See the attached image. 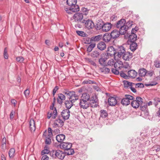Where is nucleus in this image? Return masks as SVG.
Instances as JSON below:
<instances>
[{
	"instance_id": "nucleus-64",
	"label": "nucleus",
	"mask_w": 160,
	"mask_h": 160,
	"mask_svg": "<svg viewBox=\"0 0 160 160\" xmlns=\"http://www.w3.org/2000/svg\"><path fill=\"white\" fill-rule=\"evenodd\" d=\"M117 17L114 15H112L111 18V19L112 21L116 20L117 19Z\"/></svg>"
},
{
	"instance_id": "nucleus-43",
	"label": "nucleus",
	"mask_w": 160,
	"mask_h": 160,
	"mask_svg": "<svg viewBox=\"0 0 160 160\" xmlns=\"http://www.w3.org/2000/svg\"><path fill=\"white\" fill-rule=\"evenodd\" d=\"M132 21H129L127 22H125V25L126 27H127L129 29V28H130L132 26L133 23Z\"/></svg>"
},
{
	"instance_id": "nucleus-3",
	"label": "nucleus",
	"mask_w": 160,
	"mask_h": 160,
	"mask_svg": "<svg viewBox=\"0 0 160 160\" xmlns=\"http://www.w3.org/2000/svg\"><path fill=\"white\" fill-rule=\"evenodd\" d=\"M90 99V96L87 93H83L81 97V108L83 109H87L89 106L87 101Z\"/></svg>"
},
{
	"instance_id": "nucleus-5",
	"label": "nucleus",
	"mask_w": 160,
	"mask_h": 160,
	"mask_svg": "<svg viewBox=\"0 0 160 160\" xmlns=\"http://www.w3.org/2000/svg\"><path fill=\"white\" fill-rule=\"evenodd\" d=\"M136 100L132 101L131 103L132 106L134 108H137L140 106L141 107H145L143 105L142 99L140 97H137L136 98Z\"/></svg>"
},
{
	"instance_id": "nucleus-63",
	"label": "nucleus",
	"mask_w": 160,
	"mask_h": 160,
	"mask_svg": "<svg viewBox=\"0 0 160 160\" xmlns=\"http://www.w3.org/2000/svg\"><path fill=\"white\" fill-rule=\"evenodd\" d=\"M129 88L131 90V91L133 92H136V89L133 87H132V85Z\"/></svg>"
},
{
	"instance_id": "nucleus-20",
	"label": "nucleus",
	"mask_w": 160,
	"mask_h": 160,
	"mask_svg": "<svg viewBox=\"0 0 160 160\" xmlns=\"http://www.w3.org/2000/svg\"><path fill=\"white\" fill-rule=\"evenodd\" d=\"M123 66V63L120 60L117 61L114 64V67L115 68L121 69Z\"/></svg>"
},
{
	"instance_id": "nucleus-54",
	"label": "nucleus",
	"mask_w": 160,
	"mask_h": 160,
	"mask_svg": "<svg viewBox=\"0 0 160 160\" xmlns=\"http://www.w3.org/2000/svg\"><path fill=\"white\" fill-rule=\"evenodd\" d=\"M117 69L112 68V72L115 74L118 75L119 73V72L118 70H117Z\"/></svg>"
},
{
	"instance_id": "nucleus-9",
	"label": "nucleus",
	"mask_w": 160,
	"mask_h": 160,
	"mask_svg": "<svg viewBox=\"0 0 160 160\" xmlns=\"http://www.w3.org/2000/svg\"><path fill=\"white\" fill-rule=\"evenodd\" d=\"M125 48L123 46H119L117 49V52L116 54L117 53V56L121 58L122 55L126 52Z\"/></svg>"
},
{
	"instance_id": "nucleus-49",
	"label": "nucleus",
	"mask_w": 160,
	"mask_h": 160,
	"mask_svg": "<svg viewBox=\"0 0 160 160\" xmlns=\"http://www.w3.org/2000/svg\"><path fill=\"white\" fill-rule=\"evenodd\" d=\"M154 65L156 68H160V63L159 61L158 60H156L154 62Z\"/></svg>"
},
{
	"instance_id": "nucleus-39",
	"label": "nucleus",
	"mask_w": 160,
	"mask_h": 160,
	"mask_svg": "<svg viewBox=\"0 0 160 160\" xmlns=\"http://www.w3.org/2000/svg\"><path fill=\"white\" fill-rule=\"evenodd\" d=\"M66 151L65 152V154H66L68 155H72L74 153V150L72 149H71V148Z\"/></svg>"
},
{
	"instance_id": "nucleus-48",
	"label": "nucleus",
	"mask_w": 160,
	"mask_h": 160,
	"mask_svg": "<svg viewBox=\"0 0 160 160\" xmlns=\"http://www.w3.org/2000/svg\"><path fill=\"white\" fill-rule=\"evenodd\" d=\"M114 63L113 60L111 59L108 61L107 65H108L109 66H112L114 65Z\"/></svg>"
},
{
	"instance_id": "nucleus-62",
	"label": "nucleus",
	"mask_w": 160,
	"mask_h": 160,
	"mask_svg": "<svg viewBox=\"0 0 160 160\" xmlns=\"http://www.w3.org/2000/svg\"><path fill=\"white\" fill-rule=\"evenodd\" d=\"M138 29V28L136 27H135V28H133L132 29L131 32L132 33H135L137 31Z\"/></svg>"
},
{
	"instance_id": "nucleus-35",
	"label": "nucleus",
	"mask_w": 160,
	"mask_h": 160,
	"mask_svg": "<svg viewBox=\"0 0 160 160\" xmlns=\"http://www.w3.org/2000/svg\"><path fill=\"white\" fill-rule=\"evenodd\" d=\"M73 19L75 22H79L80 21V13H75L73 16Z\"/></svg>"
},
{
	"instance_id": "nucleus-28",
	"label": "nucleus",
	"mask_w": 160,
	"mask_h": 160,
	"mask_svg": "<svg viewBox=\"0 0 160 160\" xmlns=\"http://www.w3.org/2000/svg\"><path fill=\"white\" fill-rule=\"evenodd\" d=\"M102 67H99V70L100 71L105 74L109 73L110 72V69L106 66H102Z\"/></svg>"
},
{
	"instance_id": "nucleus-1",
	"label": "nucleus",
	"mask_w": 160,
	"mask_h": 160,
	"mask_svg": "<svg viewBox=\"0 0 160 160\" xmlns=\"http://www.w3.org/2000/svg\"><path fill=\"white\" fill-rule=\"evenodd\" d=\"M64 93L69 99V100L65 101V104L66 107L67 109L69 110L73 106V103L75 101L78 100V96L76 95L74 92L73 91H69L65 90L63 92Z\"/></svg>"
},
{
	"instance_id": "nucleus-23",
	"label": "nucleus",
	"mask_w": 160,
	"mask_h": 160,
	"mask_svg": "<svg viewBox=\"0 0 160 160\" xmlns=\"http://www.w3.org/2000/svg\"><path fill=\"white\" fill-rule=\"evenodd\" d=\"M102 38L103 40L106 42H108L110 41L111 39L112 38L111 34L108 33L104 34Z\"/></svg>"
},
{
	"instance_id": "nucleus-15",
	"label": "nucleus",
	"mask_w": 160,
	"mask_h": 160,
	"mask_svg": "<svg viewBox=\"0 0 160 160\" xmlns=\"http://www.w3.org/2000/svg\"><path fill=\"white\" fill-rule=\"evenodd\" d=\"M29 128L31 132H34L35 130V122L33 119H30L29 121Z\"/></svg>"
},
{
	"instance_id": "nucleus-31",
	"label": "nucleus",
	"mask_w": 160,
	"mask_h": 160,
	"mask_svg": "<svg viewBox=\"0 0 160 160\" xmlns=\"http://www.w3.org/2000/svg\"><path fill=\"white\" fill-rule=\"evenodd\" d=\"M104 22L102 21H100L98 22L96 25V29L97 30H100L101 29H102V27L103 26Z\"/></svg>"
},
{
	"instance_id": "nucleus-32",
	"label": "nucleus",
	"mask_w": 160,
	"mask_h": 160,
	"mask_svg": "<svg viewBox=\"0 0 160 160\" xmlns=\"http://www.w3.org/2000/svg\"><path fill=\"white\" fill-rule=\"evenodd\" d=\"M137 47V43L134 42H132L130 46V49L132 51H135Z\"/></svg>"
},
{
	"instance_id": "nucleus-30",
	"label": "nucleus",
	"mask_w": 160,
	"mask_h": 160,
	"mask_svg": "<svg viewBox=\"0 0 160 160\" xmlns=\"http://www.w3.org/2000/svg\"><path fill=\"white\" fill-rule=\"evenodd\" d=\"M129 39L131 40L132 42H134L137 39V36L134 33H132L128 36Z\"/></svg>"
},
{
	"instance_id": "nucleus-24",
	"label": "nucleus",
	"mask_w": 160,
	"mask_h": 160,
	"mask_svg": "<svg viewBox=\"0 0 160 160\" xmlns=\"http://www.w3.org/2000/svg\"><path fill=\"white\" fill-rule=\"evenodd\" d=\"M128 29L125 25L119 28V32L121 35H124L127 33Z\"/></svg>"
},
{
	"instance_id": "nucleus-44",
	"label": "nucleus",
	"mask_w": 160,
	"mask_h": 160,
	"mask_svg": "<svg viewBox=\"0 0 160 160\" xmlns=\"http://www.w3.org/2000/svg\"><path fill=\"white\" fill-rule=\"evenodd\" d=\"M50 152L49 150L47 149H45L42 150L41 152V155H45L46 154H48Z\"/></svg>"
},
{
	"instance_id": "nucleus-50",
	"label": "nucleus",
	"mask_w": 160,
	"mask_h": 160,
	"mask_svg": "<svg viewBox=\"0 0 160 160\" xmlns=\"http://www.w3.org/2000/svg\"><path fill=\"white\" fill-rule=\"evenodd\" d=\"M16 60L18 62H23L24 60V59L22 57H17Z\"/></svg>"
},
{
	"instance_id": "nucleus-37",
	"label": "nucleus",
	"mask_w": 160,
	"mask_h": 160,
	"mask_svg": "<svg viewBox=\"0 0 160 160\" xmlns=\"http://www.w3.org/2000/svg\"><path fill=\"white\" fill-rule=\"evenodd\" d=\"M86 61L90 64L95 67L97 66L96 63L92 59L89 58H86Z\"/></svg>"
},
{
	"instance_id": "nucleus-12",
	"label": "nucleus",
	"mask_w": 160,
	"mask_h": 160,
	"mask_svg": "<svg viewBox=\"0 0 160 160\" xmlns=\"http://www.w3.org/2000/svg\"><path fill=\"white\" fill-rule=\"evenodd\" d=\"M132 57V54L129 52H126L122 55L121 58L125 61H129Z\"/></svg>"
},
{
	"instance_id": "nucleus-53",
	"label": "nucleus",
	"mask_w": 160,
	"mask_h": 160,
	"mask_svg": "<svg viewBox=\"0 0 160 160\" xmlns=\"http://www.w3.org/2000/svg\"><path fill=\"white\" fill-rule=\"evenodd\" d=\"M24 93L26 97H28L30 93L29 90L28 89H27L24 91Z\"/></svg>"
},
{
	"instance_id": "nucleus-51",
	"label": "nucleus",
	"mask_w": 160,
	"mask_h": 160,
	"mask_svg": "<svg viewBox=\"0 0 160 160\" xmlns=\"http://www.w3.org/2000/svg\"><path fill=\"white\" fill-rule=\"evenodd\" d=\"M136 88H143L144 87L143 84L141 83H138L135 84Z\"/></svg>"
},
{
	"instance_id": "nucleus-36",
	"label": "nucleus",
	"mask_w": 160,
	"mask_h": 160,
	"mask_svg": "<svg viewBox=\"0 0 160 160\" xmlns=\"http://www.w3.org/2000/svg\"><path fill=\"white\" fill-rule=\"evenodd\" d=\"M6 139L4 137L2 139V148L3 149H6Z\"/></svg>"
},
{
	"instance_id": "nucleus-7",
	"label": "nucleus",
	"mask_w": 160,
	"mask_h": 160,
	"mask_svg": "<svg viewBox=\"0 0 160 160\" xmlns=\"http://www.w3.org/2000/svg\"><path fill=\"white\" fill-rule=\"evenodd\" d=\"M134 97L129 95H125V98H122L121 101V104L125 106L130 104V101L134 100Z\"/></svg>"
},
{
	"instance_id": "nucleus-16",
	"label": "nucleus",
	"mask_w": 160,
	"mask_h": 160,
	"mask_svg": "<svg viewBox=\"0 0 160 160\" xmlns=\"http://www.w3.org/2000/svg\"><path fill=\"white\" fill-rule=\"evenodd\" d=\"M126 20L124 19H121L120 20L118 21L116 24V26L117 28H119L123 26L125 24Z\"/></svg>"
},
{
	"instance_id": "nucleus-46",
	"label": "nucleus",
	"mask_w": 160,
	"mask_h": 160,
	"mask_svg": "<svg viewBox=\"0 0 160 160\" xmlns=\"http://www.w3.org/2000/svg\"><path fill=\"white\" fill-rule=\"evenodd\" d=\"M51 137H46L45 142V143L46 144H50L51 143V139H50Z\"/></svg>"
},
{
	"instance_id": "nucleus-29",
	"label": "nucleus",
	"mask_w": 160,
	"mask_h": 160,
	"mask_svg": "<svg viewBox=\"0 0 160 160\" xmlns=\"http://www.w3.org/2000/svg\"><path fill=\"white\" fill-rule=\"evenodd\" d=\"M96 100H94V101L93 100H90V104L89 105H90L91 107L92 108H96L97 107L98 104V99H96Z\"/></svg>"
},
{
	"instance_id": "nucleus-2",
	"label": "nucleus",
	"mask_w": 160,
	"mask_h": 160,
	"mask_svg": "<svg viewBox=\"0 0 160 160\" xmlns=\"http://www.w3.org/2000/svg\"><path fill=\"white\" fill-rule=\"evenodd\" d=\"M77 0H67V4L69 6V8H65V10L67 13H71V12H76L79 11V7L76 4Z\"/></svg>"
},
{
	"instance_id": "nucleus-34",
	"label": "nucleus",
	"mask_w": 160,
	"mask_h": 160,
	"mask_svg": "<svg viewBox=\"0 0 160 160\" xmlns=\"http://www.w3.org/2000/svg\"><path fill=\"white\" fill-rule=\"evenodd\" d=\"M99 52L97 51H93L91 53V57L93 58H98L99 57Z\"/></svg>"
},
{
	"instance_id": "nucleus-8",
	"label": "nucleus",
	"mask_w": 160,
	"mask_h": 160,
	"mask_svg": "<svg viewBox=\"0 0 160 160\" xmlns=\"http://www.w3.org/2000/svg\"><path fill=\"white\" fill-rule=\"evenodd\" d=\"M61 116L58 115V116L57 118L54 121L53 124V127H61L63 126L64 121H63L62 120L61 118Z\"/></svg>"
},
{
	"instance_id": "nucleus-22",
	"label": "nucleus",
	"mask_w": 160,
	"mask_h": 160,
	"mask_svg": "<svg viewBox=\"0 0 160 160\" xmlns=\"http://www.w3.org/2000/svg\"><path fill=\"white\" fill-rule=\"evenodd\" d=\"M58 98L60 99L59 100L58 98L57 99L58 102L59 104H62V101L64 100L65 99V96L62 93L58 94Z\"/></svg>"
},
{
	"instance_id": "nucleus-17",
	"label": "nucleus",
	"mask_w": 160,
	"mask_h": 160,
	"mask_svg": "<svg viewBox=\"0 0 160 160\" xmlns=\"http://www.w3.org/2000/svg\"><path fill=\"white\" fill-rule=\"evenodd\" d=\"M108 104L111 106H114L117 103V101L116 99L114 97H110L108 100Z\"/></svg>"
},
{
	"instance_id": "nucleus-52",
	"label": "nucleus",
	"mask_w": 160,
	"mask_h": 160,
	"mask_svg": "<svg viewBox=\"0 0 160 160\" xmlns=\"http://www.w3.org/2000/svg\"><path fill=\"white\" fill-rule=\"evenodd\" d=\"M112 54H111L109 52H107L105 54L104 56V58L106 60L108 58H109V56H111Z\"/></svg>"
},
{
	"instance_id": "nucleus-40",
	"label": "nucleus",
	"mask_w": 160,
	"mask_h": 160,
	"mask_svg": "<svg viewBox=\"0 0 160 160\" xmlns=\"http://www.w3.org/2000/svg\"><path fill=\"white\" fill-rule=\"evenodd\" d=\"M15 150L14 148H11L9 150L8 154L10 158L13 157L15 153Z\"/></svg>"
},
{
	"instance_id": "nucleus-10",
	"label": "nucleus",
	"mask_w": 160,
	"mask_h": 160,
	"mask_svg": "<svg viewBox=\"0 0 160 160\" xmlns=\"http://www.w3.org/2000/svg\"><path fill=\"white\" fill-rule=\"evenodd\" d=\"M61 117L65 121L66 120L68 119L70 116V111L68 109L63 110L61 112Z\"/></svg>"
},
{
	"instance_id": "nucleus-13",
	"label": "nucleus",
	"mask_w": 160,
	"mask_h": 160,
	"mask_svg": "<svg viewBox=\"0 0 160 160\" xmlns=\"http://www.w3.org/2000/svg\"><path fill=\"white\" fill-rule=\"evenodd\" d=\"M110 34L112 38L116 39L119 37L121 33L119 31L114 29L111 32Z\"/></svg>"
},
{
	"instance_id": "nucleus-56",
	"label": "nucleus",
	"mask_w": 160,
	"mask_h": 160,
	"mask_svg": "<svg viewBox=\"0 0 160 160\" xmlns=\"http://www.w3.org/2000/svg\"><path fill=\"white\" fill-rule=\"evenodd\" d=\"M48 137H51L52 135V130L51 128H48Z\"/></svg>"
},
{
	"instance_id": "nucleus-14",
	"label": "nucleus",
	"mask_w": 160,
	"mask_h": 160,
	"mask_svg": "<svg viewBox=\"0 0 160 160\" xmlns=\"http://www.w3.org/2000/svg\"><path fill=\"white\" fill-rule=\"evenodd\" d=\"M112 24L110 23L107 22L103 24L102 27V30L105 32H107L109 31L111 28Z\"/></svg>"
},
{
	"instance_id": "nucleus-11",
	"label": "nucleus",
	"mask_w": 160,
	"mask_h": 160,
	"mask_svg": "<svg viewBox=\"0 0 160 160\" xmlns=\"http://www.w3.org/2000/svg\"><path fill=\"white\" fill-rule=\"evenodd\" d=\"M72 146V143H71L68 142L61 143L60 145V148L65 150L70 149Z\"/></svg>"
},
{
	"instance_id": "nucleus-38",
	"label": "nucleus",
	"mask_w": 160,
	"mask_h": 160,
	"mask_svg": "<svg viewBox=\"0 0 160 160\" xmlns=\"http://www.w3.org/2000/svg\"><path fill=\"white\" fill-rule=\"evenodd\" d=\"M82 42L86 44H89L90 43L91 41V38L90 39L89 38L87 37L83 38L82 39Z\"/></svg>"
},
{
	"instance_id": "nucleus-6",
	"label": "nucleus",
	"mask_w": 160,
	"mask_h": 160,
	"mask_svg": "<svg viewBox=\"0 0 160 160\" xmlns=\"http://www.w3.org/2000/svg\"><path fill=\"white\" fill-rule=\"evenodd\" d=\"M83 25L88 29L92 28L94 27L93 22L89 19H81V26Z\"/></svg>"
},
{
	"instance_id": "nucleus-57",
	"label": "nucleus",
	"mask_w": 160,
	"mask_h": 160,
	"mask_svg": "<svg viewBox=\"0 0 160 160\" xmlns=\"http://www.w3.org/2000/svg\"><path fill=\"white\" fill-rule=\"evenodd\" d=\"M154 73V72L152 71H147V75L150 77L152 76Z\"/></svg>"
},
{
	"instance_id": "nucleus-61",
	"label": "nucleus",
	"mask_w": 160,
	"mask_h": 160,
	"mask_svg": "<svg viewBox=\"0 0 160 160\" xmlns=\"http://www.w3.org/2000/svg\"><path fill=\"white\" fill-rule=\"evenodd\" d=\"M88 35L86 33L84 32L83 31H81V36L83 37H87Z\"/></svg>"
},
{
	"instance_id": "nucleus-25",
	"label": "nucleus",
	"mask_w": 160,
	"mask_h": 160,
	"mask_svg": "<svg viewBox=\"0 0 160 160\" xmlns=\"http://www.w3.org/2000/svg\"><path fill=\"white\" fill-rule=\"evenodd\" d=\"M102 35L99 34L95 36L92 37L91 38L92 42H98L102 38Z\"/></svg>"
},
{
	"instance_id": "nucleus-55",
	"label": "nucleus",
	"mask_w": 160,
	"mask_h": 160,
	"mask_svg": "<svg viewBox=\"0 0 160 160\" xmlns=\"http://www.w3.org/2000/svg\"><path fill=\"white\" fill-rule=\"evenodd\" d=\"M15 113V111L12 110L10 115V118L11 119H12L14 118V117Z\"/></svg>"
},
{
	"instance_id": "nucleus-4",
	"label": "nucleus",
	"mask_w": 160,
	"mask_h": 160,
	"mask_svg": "<svg viewBox=\"0 0 160 160\" xmlns=\"http://www.w3.org/2000/svg\"><path fill=\"white\" fill-rule=\"evenodd\" d=\"M50 155L53 158L63 160L65 156V153L60 150H52L50 152Z\"/></svg>"
},
{
	"instance_id": "nucleus-59",
	"label": "nucleus",
	"mask_w": 160,
	"mask_h": 160,
	"mask_svg": "<svg viewBox=\"0 0 160 160\" xmlns=\"http://www.w3.org/2000/svg\"><path fill=\"white\" fill-rule=\"evenodd\" d=\"M59 88L58 86H56L53 89V96H54L55 95V93H56V91Z\"/></svg>"
},
{
	"instance_id": "nucleus-21",
	"label": "nucleus",
	"mask_w": 160,
	"mask_h": 160,
	"mask_svg": "<svg viewBox=\"0 0 160 160\" xmlns=\"http://www.w3.org/2000/svg\"><path fill=\"white\" fill-rule=\"evenodd\" d=\"M147 70L143 68L140 69L138 71V73L140 77H144L147 74Z\"/></svg>"
},
{
	"instance_id": "nucleus-42",
	"label": "nucleus",
	"mask_w": 160,
	"mask_h": 160,
	"mask_svg": "<svg viewBox=\"0 0 160 160\" xmlns=\"http://www.w3.org/2000/svg\"><path fill=\"white\" fill-rule=\"evenodd\" d=\"M100 112V116L102 118H105L108 116V114L106 111L101 110Z\"/></svg>"
},
{
	"instance_id": "nucleus-18",
	"label": "nucleus",
	"mask_w": 160,
	"mask_h": 160,
	"mask_svg": "<svg viewBox=\"0 0 160 160\" xmlns=\"http://www.w3.org/2000/svg\"><path fill=\"white\" fill-rule=\"evenodd\" d=\"M137 72L134 70H130L128 71V77L132 78H135L137 76Z\"/></svg>"
},
{
	"instance_id": "nucleus-47",
	"label": "nucleus",
	"mask_w": 160,
	"mask_h": 160,
	"mask_svg": "<svg viewBox=\"0 0 160 160\" xmlns=\"http://www.w3.org/2000/svg\"><path fill=\"white\" fill-rule=\"evenodd\" d=\"M132 83L129 82L125 81L124 82V85L125 87H129L132 85Z\"/></svg>"
},
{
	"instance_id": "nucleus-33",
	"label": "nucleus",
	"mask_w": 160,
	"mask_h": 160,
	"mask_svg": "<svg viewBox=\"0 0 160 160\" xmlns=\"http://www.w3.org/2000/svg\"><path fill=\"white\" fill-rule=\"evenodd\" d=\"M106 61L104 58H102L99 59L98 62L102 66H107V64L105 63Z\"/></svg>"
},
{
	"instance_id": "nucleus-27",
	"label": "nucleus",
	"mask_w": 160,
	"mask_h": 160,
	"mask_svg": "<svg viewBox=\"0 0 160 160\" xmlns=\"http://www.w3.org/2000/svg\"><path fill=\"white\" fill-rule=\"evenodd\" d=\"M98 48L101 50H103L106 48V45L104 42H101L98 44Z\"/></svg>"
},
{
	"instance_id": "nucleus-19",
	"label": "nucleus",
	"mask_w": 160,
	"mask_h": 160,
	"mask_svg": "<svg viewBox=\"0 0 160 160\" xmlns=\"http://www.w3.org/2000/svg\"><path fill=\"white\" fill-rule=\"evenodd\" d=\"M81 12H82L81 13V15H82V17L81 16V19H86V15L88 13L87 9L84 8H82Z\"/></svg>"
},
{
	"instance_id": "nucleus-41",
	"label": "nucleus",
	"mask_w": 160,
	"mask_h": 160,
	"mask_svg": "<svg viewBox=\"0 0 160 160\" xmlns=\"http://www.w3.org/2000/svg\"><path fill=\"white\" fill-rule=\"evenodd\" d=\"M57 116V112L56 108L55 107L54 108V110L53 111V112H52V119H55L56 118Z\"/></svg>"
},
{
	"instance_id": "nucleus-45",
	"label": "nucleus",
	"mask_w": 160,
	"mask_h": 160,
	"mask_svg": "<svg viewBox=\"0 0 160 160\" xmlns=\"http://www.w3.org/2000/svg\"><path fill=\"white\" fill-rule=\"evenodd\" d=\"M123 72V71H120V75L121 77L125 79H127L128 77V75H127Z\"/></svg>"
},
{
	"instance_id": "nucleus-60",
	"label": "nucleus",
	"mask_w": 160,
	"mask_h": 160,
	"mask_svg": "<svg viewBox=\"0 0 160 160\" xmlns=\"http://www.w3.org/2000/svg\"><path fill=\"white\" fill-rule=\"evenodd\" d=\"M42 156L41 160H49V157L47 155H42Z\"/></svg>"
},
{
	"instance_id": "nucleus-26",
	"label": "nucleus",
	"mask_w": 160,
	"mask_h": 160,
	"mask_svg": "<svg viewBox=\"0 0 160 160\" xmlns=\"http://www.w3.org/2000/svg\"><path fill=\"white\" fill-rule=\"evenodd\" d=\"M65 136L63 134H60L56 136V139L57 141L59 142H62L65 139Z\"/></svg>"
},
{
	"instance_id": "nucleus-58",
	"label": "nucleus",
	"mask_w": 160,
	"mask_h": 160,
	"mask_svg": "<svg viewBox=\"0 0 160 160\" xmlns=\"http://www.w3.org/2000/svg\"><path fill=\"white\" fill-rule=\"evenodd\" d=\"M130 66L128 64H127L126 65H124L123 64V66H122V68H124L125 70H123V71L124 72H127V70H126V69H127L129 68Z\"/></svg>"
}]
</instances>
